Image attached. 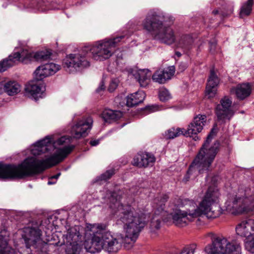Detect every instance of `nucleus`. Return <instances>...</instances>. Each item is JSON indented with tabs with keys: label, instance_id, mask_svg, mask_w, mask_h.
<instances>
[{
	"label": "nucleus",
	"instance_id": "nucleus-1",
	"mask_svg": "<svg viewBox=\"0 0 254 254\" xmlns=\"http://www.w3.org/2000/svg\"><path fill=\"white\" fill-rule=\"evenodd\" d=\"M121 196L113 192L110 199V207L118 225L124 224L126 235L114 236L106 231V225L103 224H89L86 233L90 238L86 240L84 246L86 251L95 254L104 250L109 254H116L123 245L127 249L131 248L136 241L146 223L144 214L136 212L129 205H123L120 202Z\"/></svg>",
	"mask_w": 254,
	"mask_h": 254
},
{
	"label": "nucleus",
	"instance_id": "nucleus-2",
	"mask_svg": "<svg viewBox=\"0 0 254 254\" xmlns=\"http://www.w3.org/2000/svg\"><path fill=\"white\" fill-rule=\"evenodd\" d=\"M74 147L73 145L64 146L45 159L39 160L34 157H27L18 165L0 163V179H20L40 174L46 169L63 161Z\"/></svg>",
	"mask_w": 254,
	"mask_h": 254
},
{
	"label": "nucleus",
	"instance_id": "nucleus-3",
	"mask_svg": "<svg viewBox=\"0 0 254 254\" xmlns=\"http://www.w3.org/2000/svg\"><path fill=\"white\" fill-rule=\"evenodd\" d=\"M216 132V128L213 127L211 129L183 178L184 183H186L191 179H194L198 174L207 173L212 170V164L219 151L220 144L218 141H216L211 146H209V144Z\"/></svg>",
	"mask_w": 254,
	"mask_h": 254
},
{
	"label": "nucleus",
	"instance_id": "nucleus-4",
	"mask_svg": "<svg viewBox=\"0 0 254 254\" xmlns=\"http://www.w3.org/2000/svg\"><path fill=\"white\" fill-rule=\"evenodd\" d=\"M173 17L159 9H151L146 14L142 25L144 29L150 32L156 39L170 45L175 41L173 30L167 26L173 23Z\"/></svg>",
	"mask_w": 254,
	"mask_h": 254
},
{
	"label": "nucleus",
	"instance_id": "nucleus-5",
	"mask_svg": "<svg viewBox=\"0 0 254 254\" xmlns=\"http://www.w3.org/2000/svg\"><path fill=\"white\" fill-rule=\"evenodd\" d=\"M219 194L216 187H209L199 205L195 203V207L201 216L205 215L208 219H214L223 213V210L218 203Z\"/></svg>",
	"mask_w": 254,
	"mask_h": 254
},
{
	"label": "nucleus",
	"instance_id": "nucleus-6",
	"mask_svg": "<svg viewBox=\"0 0 254 254\" xmlns=\"http://www.w3.org/2000/svg\"><path fill=\"white\" fill-rule=\"evenodd\" d=\"M207 236L211 243L204 248L206 254H240L239 243L230 242L224 236L212 233H208Z\"/></svg>",
	"mask_w": 254,
	"mask_h": 254
},
{
	"label": "nucleus",
	"instance_id": "nucleus-7",
	"mask_svg": "<svg viewBox=\"0 0 254 254\" xmlns=\"http://www.w3.org/2000/svg\"><path fill=\"white\" fill-rule=\"evenodd\" d=\"M125 37V35H121L112 39L100 40L92 46L85 47L83 51L87 53L89 52L95 60L103 61L112 56L118 43Z\"/></svg>",
	"mask_w": 254,
	"mask_h": 254
},
{
	"label": "nucleus",
	"instance_id": "nucleus-8",
	"mask_svg": "<svg viewBox=\"0 0 254 254\" xmlns=\"http://www.w3.org/2000/svg\"><path fill=\"white\" fill-rule=\"evenodd\" d=\"M179 201L175 203L178 206H183L185 205H190V207L186 210H182L179 209H173L170 214L172 216L174 224L178 227H184L187 225L189 222L194 221L201 215L195 207V202L187 199H178Z\"/></svg>",
	"mask_w": 254,
	"mask_h": 254
},
{
	"label": "nucleus",
	"instance_id": "nucleus-9",
	"mask_svg": "<svg viewBox=\"0 0 254 254\" xmlns=\"http://www.w3.org/2000/svg\"><path fill=\"white\" fill-rule=\"evenodd\" d=\"M42 231L37 227H26L23 228L22 237L23 239L26 247H31L37 252H46L47 243L41 238Z\"/></svg>",
	"mask_w": 254,
	"mask_h": 254
},
{
	"label": "nucleus",
	"instance_id": "nucleus-10",
	"mask_svg": "<svg viewBox=\"0 0 254 254\" xmlns=\"http://www.w3.org/2000/svg\"><path fill=\"white\" fill-rule=\"evenodd\" d=\"M249 202L247 197H230L225 203V210L233 214L252 212L254 210V201Z\"/></svg>",
	"mask_w": 254,
	"mask_h": 254
},
{
	"label": "nucleus",
	"instance_id": "nucleus-11",
	"mask_svg": "<svg viewBox=\"0 0 254 254\" xmlns=\"http://www.w3.org/2000/svg\"><path fill=\"white\" fill-rule=\"evenodd\" d=\"M238 235L246 239V250L254 253V219H249L242 221L236 228Z\"/></svg>",
	"mask_w": 254,
	"mask_h": 254
},
{
	"label": "nucleus",
	"instance_id": "nucleus-12",
	"mask_svg": "<svg viewBox=\"0 0 254 254\" xmlns=\"http://www.w3.org/2000/svg\"><path fill=\"white\" fill-rule=\"evenodd\" d=\"M169 196L164 194L156 198L154 200L153 208L154 214L151 219L150 227L152 230H158L160 228L162 220H165L167 212L165 210V203L168 200Z\"/></svg>",
	"mask_w": 254,
	"mask_h": 254
},
{
	"label": "nucleus",
	"instance_id": "nucleus-13",
	"mask_svg": "<svg viewBox=\"0 0 254 254\" xmlns=\"http://www.w3.org/2000/svg\"><path fill=\"white\" fill-rule=\"evenodd\" d=\"M232 100L228 97H224L220 100V104H218L215 109V113L218 121L225 122L230 120L234 114L231 108Z\"/></svg>",
	"mask_w": 254,
	"mask_h": 254
},
{
	"label": "nucleus",
	"instance_id": "nucleus-14",
	"mask_svg": "<svg viewBox=\"0 0 254 254\" xmlns=\"http://www.w3.org/2000/svg\"><path fill=\"white\" fill-rule=\"evenodd\" d=\"M63 65L64 67L77 68L86 67L89 63L86 58L85 54L81 53L70 54L64 59Z\"/></svg>",
	"mask_w": 254,
	"mask_h": 254
},
{
	"label": "nucleus",
	"instance_id": "nucleus-15",
	"mask_svg": "<svg viewBox=\"0 0 254 254\" xmlns=\"http://www.w3.org/2000/svg\"><path fill=\"white\" fill-rule=\"evenodd\" d=\"M206 122V116L205 115H198L194 118L192 122L188 126L186 129L184 135L192 137L194 140L199 139L196 134L201 132Z\"/></svg>",
	"mask_w": 254,
	"mask_h": 254
},
{
	"label": "nucleus",
	"instance_id": "nucleus-16",
	"mask_svg": "<svg viewBox=\"0 0 254 254\" xmlns=\"http://www.w3.org/2000/svg\"><path fill=\"white\" fill-rule=\"evenodd\" d=\"M93 120L90 117L78 121L71 129L72 136L76 139L86 136L91 128Z\"/></svg>",
	"mask_w": 254,
	"mask_h": 254
},
{
	"label": "nucleus",
	"instance_id": "nucleus-17",
	"mask_svg": "<svg viewBox=\"0 0 254 254\" xmlns=\"http://www.w3.org/2000/svg\"><path fill=\"white\" fill-rule=\"evenodd\" d=\"M21 53L22 63L24 64H28L32 61L40 62L47 61L51 56V53L49 51H42L33 53L26 50H23Z\"/></svg>",
	"mask_w": 254,
	"mask_h": 254
},
{
	"label": "nucleus",
	"instance_id": "nucleus-18",
	"mask_svg": "<svg viewBox=\"0 0 254 254\" xmlns=\"http://www.w3.org/2000/svg\"><path fill=\"white\" fill-rule=\"evenodd\" d=\"M155 161L153 154L148 152L138 153L133 159V164L138 167L152 166Z\"/></svg>",
	"mask_w": 254,
	"mask_h": 254
},
{
	"label": "nucleus",
	"instance_id": "nucleus-19",
	"mask_svg": "<svg viewBox=\"0 0 254 254\" xmlns=\"http://www.w3.org/2000/svg\"><path fill=\"white\" fill-rule=\"evenodd\" d=\"M219 79L216 74L214 69H211L206 87L205 95L208 98H213L216 94Z\"/></svg>",
	"mask_w": 254,
	"mask_h": 254
},
{
	"label": "nucleus",
	"instance_id": "nucleus-20",
	"mask_svg": "<svg viewBox=\"0 0 254 254\" xmlns=\"http://www.w3.org/2000/svg\"><path fill=\"white\" fill-rule=\"evenodd\" d=\"M137 79L141 87H145L149 84L151 76V72L146 69H132L130 71Z\"/></svg>",
	"mask_w": 254,
	"mask_h": 254
},
{
	"label": "nucleus",
	"instance_id": "nucleus-21",
	"mask_svg": "<svg viewBox=\"0 0 254 254\" xmlns=\"http://www.w3.org/2000/svg\"><path fill=\"white\" fill-rule=\"evenodd\" d=\"M21 90L20 85L16 81L9 80L4 83H0V94L3 92L9 96H13Z\"/></svg>",
	"mask_w": 254,
	"mask_h": 254
},
{
	"label": "nucleus",
	"instance_id": "nucleus-22",
	"mask_svg": "<svg viewBox=\"0 0 254 254\" xmlns=\"http://www.w3.org/2000/svg\"><path fill=\"white\" fill-rule=\"evenodd\" d=\"M21 52H16L12 53L7 58L4 59L0 62V71L3 72L8 68L13 66L16 62L22 63V56Z\"/></svg>",
	"mask_w": 254,
	"mask_h": 254
},
{
	"label": "nucleus",
	"instance_id": "nucleus-23",
	"mask_svg": "<svg viewBox=\"0 0 254 254\" xmlns=\"http://www.w3.org/2000/svg\"><path fill=\"white\" fill-rule=\"evenodd\" d=\"M79 231L80 227L78 226H75L68 229L67 234L64 235V243L68 244L81 241L82 236L80 234Z\"/></svg>",
	"mask_w": 254,
	"mask_h": 254
},
{
	"label": "nucleus",
	"instance_id": "nucleus-24",
	"mask_svg": "<svg viewBox=\"0 0 254 254\" xmlns=\"http://www.w3.org/2000/svg\"><path fill=\"white\" fill-rule=\"evenodd\" d=\"M25 91L28 97H31L35 100L42 97L43 94L41 86L34 81H32L26 85Z\"/></svg>",
	"mask_w": 254,
	"mask_h": 254
},
{
	"label": "nucleus",
	"instance_id": "nucleus-25",
	"mask_svg": "<svg viewBox=\"0 0 254 254\" xmlns=\"http://www.w3.org/2000/svg\"><path fill=\"white\" fill-rule=\"evenodd\" d=\"M51 143V138L46 137L34 144V147L31 150V153L34 156L40 155L48 150L49 145Z\"/></svg>",
	"mask_w": 254,
	"mask_h": 254
},
{
	"label": "nucleus",
	"instance_id": "nucleus-26",
	"mask_svg": "<svg viewBox=\"0 0 254 254\" xmlns=\"http://www.w3.org/2000/svg\"><path fill=\"white\" fill-rule=\"evenodd\" d=\"M233 90L239 99L244 100L250 95L252 88L249 83H243L238 85Z\"/></svg>",
	"mask_w": 254,
	"mask_h": 254
},
{
	"label": "nucleus",
	"instance_id": "nucleus-27",
	"mask_svg": "<svg viewBox=\"0 0 254 254\" xmlns=\"http://www.w3.org/2000/svg\"><path fill=\"white\" fill-rule=\"evenodd\" d=\"M145 97V94L143 91H138L130 94L127 97V105L128 107H133L142 103Z\"/></svg>",
	"mask_w": 254,
	"mask_h": 254
},
{
	"label": "nucleus",
	"instance_id": "nucleus-28",
	"mask_svg": "<svg viewBox=\"0 0 254 254\" xmlns=\"http://www.w3.org/2000/svg\"><path fill=\"white\" fill-rule=\"evenodd\" d=\"M101 116L106 122H110L111 121L120 119L122 117V114L119 111L105 109L103 111Z\"/></svg>",
	"mask_w": 254,
	"mask_h": 254
},
{
	"label": "nucleus",
	"instance_id": "nucleus-29",
	"mask_svg": "<svg viewBox=\"0 0 254 254\" xmlns=\"http://www.w3.org/2000/svg\"><path fill=\"white\" fill-rule=\"evenodd\" d=\"M193 40L190 35H184L179 43V46L185 52L188 53L192 48Z\"/></svg>",
	"mask_w": 254,
	"mask_h": 254
},
{
	"label": "nucleus",
	"instance_id": "nucleus-30",
	"mask_svg": "<svg viewBox=\"0 0 254 254\" xmlns=\"http://www.w3.org/2000/svg\"><path fill=\"white\" fill-rule=\"evenodd\" d=\"M34 73L35 74V78L38 81L41 80L46 77L52 75L46 64L39 66Z\"/></svg>",
	"mask_w": 254,
	"mask_h": 254
},
{
	"label": "nucleus",
	"instance_id": "nucleus-31",
	"mask_svg": "<svg viewBox=\"0 0 254 254\" xmlns=\"http://www.w3.org/2000/svg\"><path fill=\"white\" fill-rule=\"evenodd\" d=\"M254 4V0H248L241 7L240 17L243 18L244 16L249 15L252 10V7Z\"/></svg>",
	"mask_w": 254,
	"mask_h": 254
},
{
	"label": "nucleus",
	"instance_id": "nucleus-32",
	"mask_svg": "<svg viewBox=\"0 0 254 254\" xmlns=\"http://www.w3.org/2000/svg\"><path fill=\"white\" fill-rule=\"evenodd\" d=\"M168 75L166 74L164 70H157L152 76V80L159 83H164L166 80H168Z\"/></svg>",
	"mask_w": 254,
	"mask_h": 254
},
{
	"label": "nucleus",
	"instance_id": "nucleus-33",
	"mask_svg": "<svg viewBox=\"0 0 254 254\" xmlns=\"http://www.w3.org/2000/svg\"><path fill=\"white\" fill-rule=\"evenodd\" d=\"M186 129L184 128H172L167 130L166 132V136L167 138L173 139L175 137H178L181 134L184 135Z\"/></svg>",
	"mask_w": 254,
	"mask_h": 254
},
{
	"label": "nucleus",
	"instance_id": "nucleus-34",
	"mask_svg": "<svg viewBox=\"0 0 254 254\" xmlns=\"http://www.w3.org/2000/svg\"><path fill=\"white\" fill-rule=\"evenodd\" d=\"M0 254H16L15 250L7 246L5 241L0 240Z\"/></svg>",
	"mask_w": 254,
	"mask_h": 254
},
{
	"label": "nucleus",
	"instance_id": "nucleus-35",
	"mask_svg": "<svg viewBox=\"0 0 254 254\" xmlns=\"http://www.w3.org/2000/svg\"><path fill=\"white\" fill-rule=\"evenodd\" d=\"M66 253L67 254H79L80 250V246L78 242H73L72 244H66Z\"/></svg>",
	"mask_w": 254,
	"mask_h": 254
},
{
	"label": "nucleus",
	"instance_id": "nucleus-36",
	"mask_svg": "<svg viewBox=\"0 0 254 254\" xmlns=\"http://www.w3.org/2000/svg\"><path fill=\"white\" fill-rule=\"evenodd\" d=\"M159 97L161 101H166L171 98L169 91L165 88H161L159 90Z\"/></svg>",
	"mask_w": 254,
	"mask_h": 254
},
{
	"label": "nucleus",
	"instance_id": "nucleus-37",
	"mask_svg": "<svg viewBox=\"0 0 254 254\" xmlns=\"http://www.w3.org/2000/svg\"><path fill=\"white\" fill-rule=\"evenodd\" d=\"M47 67L49 69L52 75L55 74L56 72L59 71L60 69V65L59 64H55L54 63H48L46 64Z\"/></svg>",
	"mask_w": 254,
	"mask_h": 254
},
{
	"label": "nucleus",
	"instance_id": "nucleus-38",
	"mask_svg": "<svg viewBox=\"0 0 254 254\" xmlns=\"http://www.w3.org/2000/svg\"><path fill=\"white\" fill-rule=\"evenodd\" d=\"M115 174L114 169L107 170L105 173L102 174L99 179L100 180L107 181L111 178V177Z\"/></svg>",
	"mask_w": 254,
	"mask_h": 254
},
{
	"label": "nucleus",
	"instance_id": "nucleus-39",
	"mask_svg": "<svg viewBox=\"0 0 254 254\" xmlns=\"http://www.w3.org/2000/svg\"><path fill=\"white\" fill-rule=\"evenodd\" d=\"M196 247L195 245H191L189 247L185 248L180 254H194Z\"/></svg>",
	"mask_w": 254,
	"mask_h": 254
},
{
	"label": "nucleus",
	"instance_id": "nucleus-40",
	"mask_svg": "<svg viewBox=\"0 0 254 254\" xmlns=\"http://www.w3.org/2000/svg\"><path fill=\"white\" fill-rule=\"evenodd\" d=\"M118 86V80L117 79H113L111 81L108 90L110 92H113Z\"/></svg>",
	"mask_w": 254,
	"mask_h": 254
},
{
	"label": "nucleus",
	"instance_id": "nucleus-41",
	"mask_svg": "<svg viewBox=\"0 0 254 254\" xmlns=\"http://www.w3.org/2000/svg\"><path fill=\"white\" fill-rule=\"evenodd\" d=\"M167 75H168V80L170 79L174 75L175 71V68L174 66H169L167 69L164 70Z\"/></svg>",
	"mask_w": 254,
	"mask_h": 254
},
{
	"label": "nucleus",
	"instance_id": "nucleus-42",
	"mask_svg": "<svg viewBox=\"0 0 254 254\" xmlns=\"http://www.w3.org/2000/svg\"><path fill=\"white\" fill-rule=\"evenodd\" d=\"M158 107L156 105L148 106L145 107V109L149 111V112H153L158 111Z\"/></svg>",
	"mask_w": 254,
	"mask_h": 254
},
{
	"label": "nucleus",
	"instance_id": "nucleus-43",
	"mask_svg": "<svg viewBox=\"0 0 254 254\" xmlns=\"http://www.w3.org/2000/svg\"><path fill=\"white\" fill-rule=\"evenodd\" d=\"M105 89V84L103 80H102L100 83L99 87L96 89V91L97 93H99L101 91Z\"/></svg>",
	"mask_w": 254,
	"mask_h": 254
},
{
	"label": "nucleus",
	"instance_id": "nucleus-44",
	"mask_svg": "<svg viewBox=\"0 0 254 254\" xmlns=\"http://www.w3.org/2000/svg\"><path fill=\"white\" fill-rule=\"evenodd\" d=\"M210 45V51L212 53H214L215 50V47L216 45V43L215 42H209Z\"/></svg>",
	"mask_w": 254,
	"mask_h": 254
},
{
	"label": "nucleus",
	"instance_id": "nucleus-45",
	"mask_svg": "<svg viewBox=\"0 0 254 254\" xmlns=\"http://www.w3.org/2000/svg\"><path fill=\"white\" fill-rule=\"evenodd\" d=\"M66 139V138L65 136H62L58 140L57 142L59 144L62 145L63 144L64 142H65Z\"/></svg>",
	"mask_w": 254,
	"mask_h": 254
},
{
	"label": "nucleus",
	"instance_id": "nucleus-46",
	"mask_svg": "<svg viewBox=\"0 0 254 254\" xmlns=\"http://www.w3.org/2000/svg\"><path fill=\"white\" fill-rule=\"evenodd\" d=\"M187 67L186 65L185 64H181L179 65V68L180 71H184Z\"/></svg>",
	"mask_w": 254,
	"mask_h": 254
},
{
	"label": "nucleus",
	"instance_id": "nucleus-47",
	"mask_svg": "<svg viewBox=\"0 0 254 254\" xmlns=\"http://www.w3.org/2000/svg\"><path fill=\"white\" fill-rule=\"evenodd\" d=\"M99 143V140H91L90 141V144H91V146H96L97 145H98Z\"/></svg>",
	"mask_w": 254,
	"mask_h": 254
},
{
	"label": "nucleus",
	"instance_id": "nucleus-48",
	"mask_svg": "<svg viewBox=\"0 0 254 254\" xmlns=\"http://www.w3.org/2000/svg\"><path fill=\"white\" fill-rule=\"evenodd\" d=\"M60 175H61V173H58L57 175L51 177L50 179H57L60 177Z\"/></svg>",
	"mask_w": 254,
	"mask_h": 254
},
{
	"label": "nucleus",
	"instance_id": "nucleus-49",
	"mask_svg": "<svg viewBox=\"0 0 254 254\" xmlns=\"http://www.w3.org/2000/svg\"><path fill=\"white\" fill-rule=\"evenodd\" d=\"M175 55L178 57H180L182 56V54L180 52L176 51L175 52Z\"/></svg>",
	"mask_w": 254,
	"mask_h": 254
},
{
	"label": "nucleus",
	"instance_id": "nucleus-50",
	"mask_svg": "<svg viewBox=\"0 0 254 254\" xmlns=\"http://www.w3.org/2000/svg\"><path fill=\"white\" fill-rule=\"evenodd\" d=\"M212 13L214 15H216L218 13V11L217 10H214L212 11Z\"/></svg>",
	"mask_w": 254,
	"mask_h": 254
},
{
	"label": "nucleus",
	"instance_id": "nucleus-51",
	"mask_svg": "<svg viewBox=\"0 0 254 254\" xmlns=\"http://www.w3.org/2000/svg\"><path fill=\"white\" fill-rule=\"evenodd\" d=\"M55 183H56V182H52V181H48V184L49 185H53V184H55Z\"/></svg>",
	"mask_w": 254,
	"mask_h": 254
}]
</instances>
